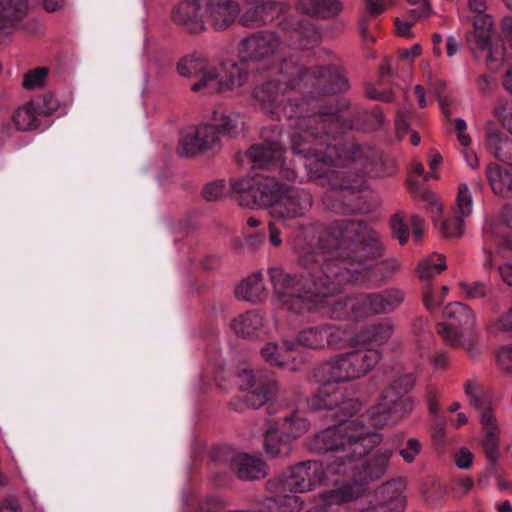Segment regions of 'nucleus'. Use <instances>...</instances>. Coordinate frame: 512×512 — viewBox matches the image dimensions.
Wrapping results in <instances>:
<instances>
[{
  "label": "nucleus",
  "mask_w": 512,
  "mask_h": 512,
  "mask_svg": "<svg viewBox=\"0 0 512 512\" xmlns=\"http://www.w3.org/2000/svg\"><path fill=\"white\" fill-rule=\"evenodd\" d=\"M327 275L317 281L308 292L312 298L301 300L292 298L288 302L295 311L316 310L326 297H335L346 283L371 282L381 284L400 271L401 263L397 258H327Z\"/></svg>",
  "instance_id": "f03ea898"
},
{
  "label": "nucleus",
  "mask_w": 512,
  "mask_h": 512,
  "mask_svg": "<svg viewBox=\"0 0 512 512\" xmlns=\"http://www.w3.org/2000/svg\"><path fill=\"white\" fill-rule=\"evenodd\" d=\"M225 184L223 181H215L206 184L202 189V196L207 201H217L224 194Z\"/></svg>",
  "instance_id": "052dcab7"
},
{
  "label": "nucleus",
  "mask_w": 512,
  "mask_h": 512,
  "mask_svg": "<svg viewBox=\"0 0 512 512\" xmlns=\"http://www.w3.org/2000/svg\"><path fill=\"white\" fill-rule=\"evenodd\" d=\"M231 189L232 192L236 195V200L242 207L247 208H255L260 207V205H250L247 204V200L253 199V181L248 178H239V179H231Z\"/></svg>",
  "instance_id": "c03bdc74"
},
{
  "label": "nucleus",
  "mask_w": 512,
  "mask_h": 512,
  "mask_svg": "<svg viewBox=\"0 0 512 512\" xmlns=\"http://www.w3.org/2000/svg\"><path fill=\"white\" fill-rule=\"evenodd\" d=\"M48 70L44 67H39L34 70H30L24 75L23 87L25 89H35L42 87L45 83Z\"/></svg>",
  "instance_id": "4d7b16f0"
},
{
  "label": "nucleus",
  "mask_w": 512,
  "mask_h": 512,
  "mask_svg": "<svg viewBox=\"0 0 512 512\" xmlns=\"http://www.w3.org/2000/svg\"><path fill=\"white\" fill-rule=\"evenodd\" d=\"M262 142L250 147L247 156L256 168H269L283 160L284 146L281 130L278 126L264 127L261 131Z\"/></svg>",
  "instance_id": "9b49d317"
},
{
  "label": "nucleus",
  "mask_w": 512,
  "mask_h": 512,
  "mask_svg": "<svg viewBox=\"0 0 512 512\" xmlns=\"http://www.w3.org/2000/svg\"><path fill=\"white\" fill-rule=\"evenodd\" d=\"M394 328V324L389 320L365 326L358 331L359 347L370 343H377L379 345L386 343L391 338Z\"/></svg>",
  "instance_id": "7c9ffc66"
},
{
  "label": "nucleus",
  "mask_w": 512,
  "mask_h": 512,
  "mask_svg": "<svg viewBox=\"0 0 512 512\" xmlns=\"http://www.w3.org/2000/svg\"><path fill=\"white\" fill-rule=\"evenodd\" d=\"M282 427L287 437L295 439L309 429V422L297 412H292L283 418Z\"/></svg>",
  "instance_id": "49530a36"
},
{
  "label": "nucleus",
  "mask_w": 512,
  "mask_h": 512,
  "mask_svg": "<svg viewBox=\"0 0 512 512\" xmlns=\"http://www.w3.org/2000/svg\"><path fill=\"white\" fill-rule=\"evenodd\" d=\"M204 9L206 23L215 30L230 27L240 17L241 0H199Z\"/></svg>",
  "instance_id": "2eb2a0df"
},
{
  "label": "nucleus",
  "mask_w": 512,
  "mask_h": 512,
  "mask_svg": "<svg viewBox=\"0 0 512 512\" xmlns=\"http://www.w3.org/2000/svg\"><path fill=\"white\" fill-rule=\"evenodd\" d=\"M13 121L18 130L30 131L38 128L39 120L33 102H28L18 108L13 115Z\"/></svg>",
  "instance_id": "a19ab883"
},
{
  "label": "nucleus",
  "mask_w": 512,
  "mask_h": 512,
  "mask_svg": "<svg viewBox=\"0 0 512 512\" xmlns=\"http://www.w3.org/2000/svg\"><path fill=\"white\" fill-rule=\"evenodd\" d=\"M367 172L378 177L389 176L396 172V163L392 158L379 156L369 164Z\"/></svg>",
  "instance_id": "603ef678"
},
{
  "label": "nucleus",
  "mask_w": 512,
  "mask_h": 512,
  "mask_svg": "<svg viewBox=\"0 0 512 512\" xmlns=\"http://www.w3.org/2000/svg\"><path fill=\"white\" fill-rule=\"evenodd\" d=\"M266 325V316L260 310H249L234 318L230 327L237 336L254 340L261 336Z\"/></svg>",
  "instance_id": "412c9836"
},
{
  "label": "nucleus",
  "mask_w": 512,
  "mask_h": 512,
  "mask_svg": "<svg viewBox=\"0 0 512 512\" xmlns=\"http://www.w3.org/2000/svg\"><path fill=\"white\" fill-rule=\"evenodd\" d=\"M28 11L26 0H0V31L13 27Z\"/></svg>",
  "instance_id": "473e14b6"
},
{
  "label": "nucleus",
  "mask_w": 512,
  "mask_h": 512,
  "mask_svg": "<svg viewBox=\"0 0 512 512\" xmlns=\"http://www.w3.org/2000/svg\"><path fill=\"white\" fill-rule=\"evenodd\" d=\"M415 385V379L410 374H405L395 379L384 391L382 399L392 406L397 417L409 414L414 408V401L409 396Z\"/></svg>",
  "instance_id": "f3484780"
},
{
  "label": "nucleus",
  "mask_w": 512,
  "mask_h": 512,
  "mask_svg": "<svg viewBox=\"0 0 512 512\" xmlns=\"http://www.w3.org/2000/svg\"><path fill=\"white\" fill-rule=\"evenodd\" d=\"M328 474L321 462L306 460L289 469L288 475H282L283 481L294 489V492H307L319 485Z\"/></svg>",
  "instance_id": "f8f14e48"
},
{
  "label": "nucleus",
  "mask_w": 512,
  "mask_h": 512,
  "mask_svg": "<svg viewBox=\"0 0 512 512\" xmlns=\"http://www.w3.org/2000/svg\"><path fill=\"white\" fill-rule=\"evenodd\" d=\"M290 437H283L278 430L270 429L265 434V449L271 457H286L291 453Z\"/></svg>",
  "instance_id": "4c0bfd02"
},
{
  "label": "nucleus",
  "mask_w": 512,
  "mask_h": 512,
  "mask_svg": "<svg viewBox=\"0 0 512 512\" xmlns=\"http://www.w3.org/2000/svg\"><path fill=\"white\" fill-rule=\"evenodd\" d=\"M405 297V292L395 287L375 292V298L377 299L379 308L378 312H380V315L394 312L403 304Z\"/></svg>",
  "instance_id": "c9c22d12"
},
{
  "label": "nucleus",
  "mask_w": 512,
  "mask_h": 512,
  "mask_svg": "<svg viewBox=\"0 0 512 512\" xmlns=\"http://www.w3.org/2000/svg\"><path fill=\"white\" fill-rule=\"evenodd\" d=\"M243 120L242 117L237 113L229 115H222L217 124V131H221L229 136H236L242 130Z\"/></svg>",
  "instance_id": "3c124183"
},
{
  "label": "nucleus",
  "mask_w": 512,
  "mask_h": 512,
  "mask_svg": "<svg viewBox=\"0 0 512 512\" xmlns=\"http://www.w3.org/2000/svg\"><path fill=\"white\" fill-rule=\"evenodd\" d=\"M475 408L480 412V420L483 425V431H489L490 427L498 430L496 419L489 403L482 401L481 406Z\"/></svg>",
  "instance_id": "bf43d9fd"
},
{
  "label": "nucleus",
  "mask_w": 512,
  "mask_h": 512,
  "mask_svg": "<svg viewBox=\"0 0 512 512\" xmlns=\"http://www.w3.org/2000/svg\"><path fill=\"white\" fill-rule=\"evenodd\" d=\"M263 359L271 366L283 367L289 360L290 355H285L280 346L275 342L267 343L261 349Z\"/></svg>",
  "instance_id": "09e8293b"
},
{
  "label": "nucleus",
  "mask_w": 512,
  "mask_h": 512,
  "mask_svg": "<svg viewBox=\"0 0 512 512\" xmlns=\"http://www.w3.org/2000/svg\"><path fill=\"white\" fill-rule=\"evenodd\" d=\"M280 79L268 81L254 89V98L259 108L266 114L279 119L282 113L288 119L295 118V131L291 136V148L304 157H315L329 165H340L335 146L327 145L321 151L313 143L324 136H335L342 131L343 122L335 112L319 111L304 115L309 102L284 105L287 89L312 88L315 97L344 92L348 88L347 79L332 66L305 69L292 60H284L278 70Z\"/></svg>",
  "instance_id": "f257e3e1"
},
{
  "label": "nucleus",
  "mask_w": 512,
  "mask_h": 512,
  "mask_svg": "<svg viewBox=\"0 0 512 512\" xmlns=\"http://www.w3.org/2000/svg\"><path fill=\"white\" fill-rule=\"evenodd\" d=\"M422 444L417 438H409L403 448L400 449L399 454L404 462L412 463L422 451Z\"/></svg>",
  "instance_id": "13d9d810"
},
{
  "label": "nucleus",
  "mask_w": 512,
  "mask_h": 512,
  "mask_svg": "<svg viewBox=\"0 0 512 512\" xmlns=\"http://www.w3.org/2000/svg\"><path fill=\"white\" fill-rule=\"evenodd\" d=\"M430 364L436 369H445L449 364V357L445 352H435L429 358Z\"/></svg>",
  "instance_id": "338daca9"
},
{
  "label": "nucleus",
  "mask_w": 512,
  "mask_h": 512,
  "mask_svg": "<svg viewBox=\"0 0 512 512\" xmlns=\"http://www.w3.org/2000/svg\"><path fill=\"white\" fill-rule=\"evenodd\" d=\"M351 309L356 314V321L365 320L368 317L380 315L378 312L375 292L355 294V301Z\"/></svg>",
  "instance_id": "58836bf2"
},
{
  "label": "nucleus",
  "mask_w": 512,
  "mask_h": 512,
  "mask_svg": "<svg viewBox=\"0 0 512 512\" xmlns=\"http://www.w3.org/2000/svg\"><path fill=\"white\" fill-rule=\"evenodd\" d=\"M381 357L382 354L379 350L360 346L336 355L324 364L323 369L331 380L348 382L369 374L379 363Z\"/></svg>",
  "instance_id": "423d86ee"
},
{
  "label": "nucleus",
  "mask_w": 512,
  "mask_h": 512,
  "mask_svg": "<svg viewBox=\"0 0 512 512\" xmlns=\"http://www.w3.org/2000/svg\"><path fill=\"white\" fill-rule=\"evenodd\" d=\"M325 342V349L357 348L358 332L354 333L349 325L325 323Z\"/></svg>",
  "instance_id": "393cba45"
},
{
  "label": "nucleus",
  "mask_w": 512,
  "mask_h": 512,
  "mask_svg": "<svg viewBox=\"0 0 512 512\" xmlns=\"http://www.w3.org/2000/svg\"><path fill=\"white\" fill-rule=\"evenodd\" d=\"M486 177L495 194L506 197L512 193V167L503 168L496 163H490L486 167Z\"/></svg>",
  "instance_id": "2f4dec72"
},
{
  "label": "nucleus",
  "mask_w": 512,
  "mask_h": 512,
  "mask_svg": "<svg viewBox=\"0 0 512 512\" xmlns=\"http://www.w3.org/2000/svg\"><path fill=\"white\" fill-rule=\"evenodd\" d=\"M393 414L395 415L392 406L388 405V403H386V401L381 398V401L378 404L372 406L365 414L361 416V420H357L361 422L362 425H364V422H368V429L370 427L381 429L389 423Z\"/></svg>",
  "instance_id": "f704fd0d"
},
{
  "label": "nucleus",
  "mask_w": 512,
  "mask_h": 512,
  "mask_svg": "<svg viewBox=\"0 0 512 512\" xmlns=\"http://www.w3.org/2000/svg\"><path fill=\"white\" fill-rule=\"evenodd\" d=\"M283 49L281 37L272 31L255 32L238 44V53L243 62H271L281 55Z\"/></svg>",
  "instance_id": "9d476101"
},
{
  "label": "nucleus",
  "mask_w": 512,
  "mask_h": 512,
  "mask_svg": "<svg viewBox=\"0 0 512 512\" xmlns=\"http://www.w3.org/2000/svg\"><path fill=\"white\" fill-rule=\"evenodd\" d=\"M285 9L286 5L280 1H259L240 15L239 21L246 27H260L279 18Z\"/></svg>",
  "instance_id": "aec40b11"
},
{
  "label": "nucleus",
  "mask_w": 512,
  "mask_h": 512,
  "mask_svg": "<svg viewBox=\"0 0 512 512\" xmlns=\"http://www.w3.org/2000/svg\"><path fill=\"white\" fill-rule=\"evenodd\" d=\"M231 469L241 480H258L267 475L265 462L257 456L239 453L231 459Z\"/></svg>",
  "instance_id": "4be33fe9"
},
{
  "label": "nucleus",
  "mask_w": 512,
  "mask_h": 512,
  "mask_svg": "<svg viewBox=\"0 0 512 512\" xmlns=\"http://www.w3.org/2000/svg\"><path fill=\"white\" fill-rule=\"evenodd\" d=\"M473 25L476 48L484 51L491 44V38L495 37L493 18L487 13L474 16Z\"/></svg>",
  "instance_id": "72a5a7b5"
},
{
  "label": "nucleus",
  "mask_w": 512,
  "mask_h": 512,
  "mask_svg": "<svg viewBox=\"0 0 512 512\" xmlns=\"http://www.w3.org/2000/svg\"><path fill=\"white\" fill-rule=\"evenodd\" d=\"M486 149L497 160L512 167V139L491 125L486 128Z\"/></svg>",
  "instance_id": "a878e982"
},
{
  "label": "nucleus",
  "mask_w": 512,
  "mask_h": 512,
  "mask_svg": "<svg viewBox=\"0 0 512 512\" xmlns=\"http://www.w3.org/2000/svg\"><path fill=\"white\" fill-rule=\"evenodd\" d=\"M177 72L183 77L198 78L192 86L193 92L224 93L244 85L248 72L243 64L227 62L222 65V73L204 55L194 53L181 58Z\"/></svg>",
  "instance_id": "20e7f679"
},
{
  "label": "nucleus",
  "mask_w": 512,
  "mask_h": 512,
  "mask_svg": "<svg viewBox=\"0 0 512 512\" xmlns=\"http://www.w3.org/2000/svg\"><path fill=\"white\" fill-rule=\"evenodd\" d=\"M446 269L444 258H421L415 267V273L421 281L430 282Z\"/></svg>",
  "instance_id": "ea45409f"
},
{
  "label": "nucleus",
  "mask_w": 512,
  "mask_h": 512,
  "mask_svg": "<svg viewBox=\"0 0 512 512\" xmlns=\"http://www.w3.org/2000/svg\"><path fill=\"white\" fill-rule=\"evenodd\" d=\"M473 454L468 449H461L455 456V463L460 469H468L472 464Z\"/></svg>",
  "instance_id": "69168bd1"
},
{
  "label": "nucleus",
  "mask_w": 512,
  "mask_h": 512,
  "mask_svg": "<svg viewBox=\"0 0 512 512\" xmlns=\"http://www.w3.org/2000/svg\"><path fill=\"white\" fill-rule=\"evenodd\" d=\"M460 290L469 299H481L488 295V286L481 281H475L472 283L460 282L458 284Z\"/></svg>",
  "instance_id": "5fc2aeb1"
},
{
  "label": "nucleus",
  "mask_w": 512,
  "mask_h": 512,
  "mask_svg": "<svg viewBox=\"0 0 512 512\" xmlns=\"http://www.w3.org/2000/svg\"><path fill=\"white\" fill-rule=\"evenodd\" d=\"M355 496L352 487L345 485L322 494L306 512H341V505L354 499Z\"/></svg>",
  "instance_id": "bb28decb"
},
{
  "label": "nucleus",
  "mask_w": 512,
  "mask_h": 512,
  "mask_svg": "<svg viewBox=\"0 0 512 512\" xmlns=\"http://www.w3.org/2000/svg\"><path fill=\"white\" fill-rule=\"evenodd\" d=\"M396 483H385L375 492L374 499L367 507L358 512H403L406 506L405 497Z\"/></svg>",
  "instance_id": "6ab92c4d"
},
{
  "label": "nucleus",
  "mask_w": 512,
  "mask_h": 512,
  "mask_svg": "<svg viewBox=\"0 0 512 512\" xmlns=\"http://www.w3.org/2000/svg\"><path fill=\"white\" fill-rule=\"evenodd\" d=\"M422 199L426 202L432 213V219L439 232L444 238H456L464 232L463 218L468 217L472 212V197L466 184H460L456 198V210L454 217L442 219L443 206L439 199L432 192H423Z\"/></svg>",
  "instance_id": "6e6552de"
},
{
  "label": "nucleus",
  "mask_w": 512,
  "mask_h": 512,
  "mask_svg": "<svg viewBox=\"0 0 512 512\" xmlns=\"http://www.w3.org/2000/svg\"><path fill=\"white\" fill-rule=\"evenodd\" d=\"M171 16L173 22L186 31L199 33L205 29V13L203 5L199 0L180 2L173 8Z\"/></svg>",
  "instance_id": "a211bd4d"
},
{
  "label": "nucleus",
  "mask_w": 512,
  "mask_h": 512,
  "mask_svg": "<svg viewBox=\"0 0 512 512\" xmlns=\"http://www.w3.org/2000/svg\"><path fill=\"white\" fill-rule=\"evenodd\" d=\"M268 290L263 282V274L257 271L242 280L235 289L237 299L258 304L268 298Z\"/></svg>",
  "instance_id": "b1692460"
},
{
  "label": "nucleus",
  "mask_w": 512,
  "mask_h": 512,
  "mask_svg": "<svg viewBox=\"0 0 512 512\" xmlns=\"http://www.w3.org/2000/svg\"><path fill=\"white\" fill-rule=\"evenodd\" d=\"M443 317L447 324L459 327L463 331L472 329L476 322L471 308L460 302L449 303L443 310Z\"/></svg>",
  "instance_id": "c756f323"
},
{
  "label": "nucleus",
  "mask_w": 512,
  "mask_h": 512,
  "mask_svg": "<svg viewBox=\"0 0 512 512\" xmlns=\"http://www.w3.org/2000/svg\"><path fill=\"white\" fill-rule=\"evenodd\" d=\"M339 383L329 378L314 394L308 397V407L312 410L339 408L337 416L340 421L342 418L355 414L361 406L359 401L349 397L347 389L341 387Z\"/></svg>",
  "instance_id": "1a4fd4ad"
},
{
  "label": "nucleus",
  "mask_w": 512,
  "mask_h": 512,
  "mask_svg": "<svg viewBox=\"0 0 512 512\" xmlns=\"http://www.w3.org/2000/svg\"><path fill=\"white\" fill-rule=\"evenodd\" d=\"M468 9L474 16L482 15L487 13L488 4L486 0H468Z\"/></svg>",
  "instance_id": "774afa93"
},
{
  "label": "nucleus",
  "mask_w": 512,
  "mask_h": 512,
  "mask_svg": "<svg viewBox=\"0 0 512 512\" xmlns=\"http://www.w3.org/2000/svg\"><path fill=\"white\" fill-rule=\"evenodd\" d=\"M477 387V383L472 381H467L464 385L465 394L468 396L470 404L473 407H480L483 401L476 393Z\"/></svg>",
  "instance_id": "680f3d73"
},
{
  "label": "nucleus",
  "mask_w": 512,
  "mask_h": 512,
  "mask_svg": "<svg viewBox=\"0 0 512 512\" xmlns=\"http://www.w3.org/2000/svg\"><path fill=\"white\" fill-rule=\"evenodd\" d=\"M237 378L241 390L249 389L255 382V375L250 369H243L239 372Z\"/></svg>",
  "instance_id": "0e129e2a"
},
{
  "label": "nucleus",
  "mask_w": 512,
  "mask_h": 512,
  "mask_svg": "<svg viewBox=\"0 0 512 512\" xmlns=\"http://www.w3.org/2000/svg\"><path fill=\"white\" fill-rule=\"evenodd\" d=\"M313 199L305 189L285 185L273 213L281 218H293L304 215L312 207Z\"/></svg>",
  "instance_id": "dca6fc26"
},
{
  "label": "nucleus",
  "mask_w": 512,
  "mask_h": 512,
  "mask_svg": "<svg viewBox=\"0 0 512 512\" xmlns=\"http://www.w3.org/2000/svg\"><path fill=\"white\" fill-rule=\"evenodd\" d=\"M485 50L488 51L486 62L489 69L498 70L505 57L504 43L500 39L493 37L491 38V44Z\"/></svg>",
  "instance_id": "de8ad7c7"
},
{
  "label": "nucleus",
  "mask_w": 512,
  "mask_h": 512,
  "mask_svg": "<svg viewBox=\"0 0 512 512\" xmlns=\"http://www.w3.org/2000/svg\"><path fill=\"white\" fill-rule=\"evenodd\" d=\"M326 261L327 258L324 259L321 265V274L311 275L309 279H305L304 281L297 280L290 274L285 273L281 268L273 267L269 269L270 280L275 290L279 293L282 306L285 309L294 314L315 313L323 309L328 304L331 297H326L325 302L316 310L295 311L288 305V302L292 298H300L301 300L312 298L313 293L308 291L313 290L311 286H313L317 281H322V278L326 277Z\"/></svg>",
  "instance_id": "0eeeda50"
},
{
  "label": "nucleus",
  "mask_w": 512,
  "mask_h": 512,
  "mask_svg": "<svg viewBox=\"0 0 512 512\" xmlns=\"http://www.w3.org/2000/svg\"><path fill=\"white\" fill-rule=\"evenodd\" d=\"M494 115L503 127L509 129L512 126V101L499 99L494 107Z\"/></svg>",
  "instance_id": "6e6d98bb"
},
{
  "label": "nucleus",
  "mask_w": 512,
  "mask_h": 512,
  "mask_svg": "<svg viewBox=\"0 0 512 512\" xmlns=\"http://www.w3.org/2000/svg\"><path fill=\"white\" fill-rule=\"evenodd\" d=\"M392 236L397 239L400 244H405L409 238V225L404 222L403 216L399 213L392 216L390 220Z\"/></svg>",
  "instance_id": "864d4df0"
},
{
  "label": "nucleus",
  "mask_w": 512,
  "mask_h": 512,
  "mask_svg": "<svg viewBox=\"0 0 512 512\" xmlns=\"http://www.w3.org/2000/svg\"><path fill=\"white\" fill-rule=\"evenodd\" d=\"M437 331L445 344L452 347L462 346V339L465 331L461 328L447 323H440L437 325Z\"/></svg>",
  "instance_id": "8fccbe9b"
},
{
  "label": "nucleus",
  "mask_w": 512,
  "mask_h": 512,
  "mask_svg": "<svg viewBox=\"0 0 512 512\" xmlns=\"http://www.w3.org/2000/svg\"><path fill=\"white\" fill-rule=\"evenodd\" d=\"M297 344L314 350L325 349V323L306 327L300 330L296 336Z\"/></svg>",
  "instance_id": "e433bc0d"
},
{
  "label": "nucleus",
  "mask_w": 512,
  "mask_h": 512,
  "mask_svg": "<svg viewBox=\"0 0 512 512\" xmlns=\"http://www.w3.org/2000/svg\"><path fill=\"white\" fill-rule=\"evenodd\" d=\"M296 8L310 17L329 19L337 16L343 6L338 0H298Z\"/></svg>",
  "instance_id": "cd10ccee"
},
{
  "label": "nucleus",
  "mask_w": 512,
  "mask_h": 512,
  "mask_svg": "<svg viewBox=\"0 0 512 512\" xmlns=\"http://www.w3.org/2000/svg\"><path fill=\"white\" fill-rule=\"evenodd\" d=\"M391 455V450L384 449L377 451L368 460L363 459L365 455L356 456L354 469L341 475L351 478L355 483L378 480L385 474Z\"/></svg>",
  "instance_id": "4468645a"
},
{
  "label": "nucleus",
  "mask_w": 512,
  "mask_h": 512,
  "mask_svg": "<svg viewBox=\"0 0 512 512\" xmlns=\"http://www.w3.org/2000/svg\"><path fill=\"white\" fill-rule=\"evenodd\" d=\"M330 426L314 435L308 443L317 453L331 452L326 461L328 475H340L354 469L355 457L367 455L382 441L379 433L372 432L357 419Z\"/></svg>",
  "instance_id": "7ed1b4c3"
},
{
  "label": "nucleus",
  "mask_w": 512,
  "mask_h": 512,
  "mask_svg": "<svg viewBox=\"0 0 512 512\" xmlns=\"http://www.w3.org/2000/svg\"><path fill=\"white\" fill-rule=\"evenodd\" d=\"M327 234L334 241L333 248L346 247L366 256H380L385 246L380 234L361 221L341 219L334 221Z\"/></svg>",
  "instance_id": "39448f33"
},
{
  "label": "nucleus",
  "mask_w": 512,
  "mask_h": 512,
  "mask_svg": "<svg viewBox=\"0 0 512 512\" xmlns=\"http://www.w3.org/2000/svg\"><path fill=\"white\" fill-rule=\"evenodd\" d=\"M482 449L491 465H495L499 459V431L495 428H489L484 431V438L481 442Z\"/></svg>",
  "instance_id": "a18cd8bd"
},
{
  "label": "nucleus",
  "mask_w": 512,
  "mask_h": 512,
  "mask_svg": "<svg viewBox=\"0 0 512 512\" xmlns=\"http://www.w3.org/2000/svg\"><path fill=\"white\" fill-rule=\"evenodd\" d=\"M498 326L503 331L512 332V307L499 319ZM498 363L503 370L512 372V344L499 350Z\"/></svg>",
  "instance_id": "79ce46f5"
},
{
  "label": "nucleus",
  "mask_w": 512,
  "mask_h": 512,
  "mask_svg": "<svg viewBox=\"0 0 512 512\" xmlns=\"http://www.w3.org/2000/svg\"><path fill=\"white\" fill-rule=\"evenodd\" d=\"M412 227V235L415 243L419 242L424 233V220L418 215H413L409 221Z\"/></svg>",
  "instance_id": "e2e57ef3"
},
{
  "label": "nucleus",
  "mask_w": 512,
  "mask_h": 512,
  "mask_svg": "<svg viewBox=\"0 0 512 512\" xmlns=\"http://www.w3.org/2000/svg\"><path fill=\"white\" fill-rule=\"evenodd\" d=\"M278 393V384L276 381H269L250 393L246 394L243 403L236 405V402H231L234 409L242 411L246 408L258 409L264 404L275 399Z\"/></svg>",
  "instance_id": "c85d7f7f"
},
{
  "label": "nucleus",
  "mask_w": 512,
  "mask_h": 512,
  "mask_svg": "<svg viewBox=\"0 0 512 512\" xmlns=\"http://www.w3.org/2000/svg\"><path fill=\"white\" fill-rule=\"evenodd\" d=\"M255 188L258 189L257 196H253V199L247 200V204L260 205L261 206H272L279 200L282 191L285 187L275 177L265 176L258 174L255 176Z\"/></svg>",
  "instance_id": "5701e85b"
},
{
  "label": "nucleus",
  "mask_w": 512,
  "mask_h": 512,
  "mask_svg": "<svg viewBox=\"0 0 512 512\" xmlns=\"http://www.w3.org/2000/svg\"><path fill=\"white\" fill-rule=\"evenodd\" d=\"M219 138L213 125H200L188 128L179 140L177 153L181 156L193 157L216 145Z\"/></svg>",
  "instance_id": "ddd939ff"
},
{
  "label": "nucleus",
  "mask_w": 512,
  "mask_h": 512,
  "mask_svg": "<svg viewBox=\"0 0 512 512\" xmlns=\"http://www.w3.org/2000/svg\"><path fill=\"white\" fill-rule=\"evenodd\" d=\"M355 301V295H350L335 301L329 311V316L333 320H351L356 321V314L351 309Z\"/></svg>",
  "instance_id": "37998d69"
}]
</instances>
